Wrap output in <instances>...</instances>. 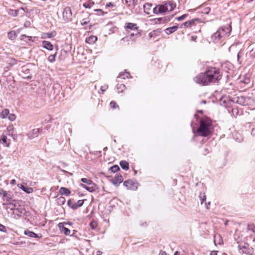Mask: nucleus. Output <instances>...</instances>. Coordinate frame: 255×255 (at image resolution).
<instances>
[{
  "instance_id": "obj_8",
  "label": "nucleus",
  "mask_w": 255,
  "mask_h": 255,
  "mask_svg": "<svg viewBox=\"0 0 255 255\" xmlns=\"http://www.w3.org/2000/svg\"><path fill=\"white\" fill-rule=\"evenodd\" d=\"M125 28L128 33H130L131 31H136L138 27L136 23L128 22L125 24Z\"/></svg>"
},
{
  "instance_id": "obj_36",
  "label": "nucleus",
  "mask_w": 255,
  "mask_h": 255,
  "mask_svg": "<svg viewBox=\"0 0 255 255\" xmlns=\"http://www.w3.org/2000/svg\"><path fill=\"white\" fill-rule=\"evenodd\" d=\"M81 180L83 183H85V185H88L90 184L91 183L93 182L90 179L86 178H83Z\"/></svg>"
},
{
  "instance_id": "obj_46",
  "label": "nucleus",
  "mask_w": 255,
  "mask_h": 255,
  "mask_svg": "<svg viewBox=\"0 0 255 255\" xmlns=\"http://www.w3.org/2000/svg\"><path fill=\"white\" fill-rule=\"evenodd\" d=\"M90 226L92 229H94L97 226V223L96 222L92 221L90 224Z\"/></svg>"
},
{
  "instance_id": "obj_18",
  "label": "nucleus",
  "mask_w": 255,
  "mask_h": 255,
  "mask_svg": "<svg viewBox=\"0 0 255 255\" xmlns=\"http://www.w3.org/2000/svg\"><path fill=\"white\" fill-rule=\"evenodd\" d=\"M42 47L48 50H52L53 48V45L48 41H43L42 42Z\"/></svg>"
},
{
  "instance_id": "obj_64",
  "label": "nucleus",
  "mask_w": 255,
  "mask_h": 255,
  "mask_svg": "<svg viewBox=\"0 0 255 255\" xmlns=\"http://www.w3.org/2000/svg\"><path fill=\"white\" fill-rule=\"evenodd\" d=\"M26 8H24V7H21L20 8V9H21V10H22L23 11H24L25 10V9H26Z\"/></svg>"
},
{
  "instance_id": "obj_11",
  "label": "nucleus",
  "mask_w": 255,
  "mask_h": 255,
  "mask_svg": "<svg viewBox=\"0 0 255 255\" xmlns=\"http://www.w3.org/2000/svg\"><path fill=\"white\" fill-rule=\"evenodd\" d=\"M80 186L90 192H93L96 190V185L93 182L91 183L88 185L81 183L80 184Z\"/></svg>"
},
{
  "instance_id": "obj_10",
  "label": "nucleus",
  "mask_w": 255,
  "mask_h": 255,
  "mask_svg": "<svg viewBox=\"0 0 255 255\" xmlns=\"http://www.w3.org/2000/svg\"><path fill=\"white\" fill-rule=\"evenodd\" d=\"M40 128H34L29 131L27 133V136L29 139H33L34 138L38 136Z\"/></svg>"
},
{
  "instance_id": "obj_15",
  "label": "nucleus",
  "mask_w": 255,
  "mask_h": 255,
  "mask_svg": "<svg viewBox=\"0 0 255 255\" xmlns=\"http://www.w3.org/2000/svg\"><path fill=\"white\" fill-rule=\"evenodd\" d=\"M56 35V33L55 31H53L50 32H45L41 34V38L42 39L51 38L54 37Z\"/></svg>"
},
{
  "instance_id": "obj_43",
  "label": "nucleus",
  "mask_w": 255,
  "mask_h": 255,
  "mask_svg": "<svg viewBox=\"0 0 255 255\" xmlns=\"http://www.w3.org/2000/svg\"><path fill=\"white\" fill-rule=\"evenodd\" d=\"M8 37L9 39L12 40L15 37V34L12 32H9L8 33Z\"/></svg>"
},
{
  "instance_id": "obj_54",
  "label": "nucleus",
  "mask_w": 255,
  "mask_h": 255,
  "mask_svg": "<svg viewBox=\"0 0 255 255\" xmlns=\"http://www.w3.org/2000/svg\"><path fill=\"white\" fill-rule=\"evenodd\" d=\"M159 20H163V21H169L170 20V18H168V19H167L166 17H163V18H159Z\"/></svg>"
},
{
  "instance_id": "obj_20",
  "label": "nucleus",
  "mask_w": 255,
  "mask_h": 255,
  "mask_svg": "<svg viewBox=\"0 0 255 255\" xmlns=\"http://www.w3.org/2000/svg\"><path fill=\"white\" fill-rule=\"evenodd\" d=\"M60 193L62 195L68 196L70 194V190L65 187H61L59 190Z\"/></svg>"
},
{
  "instance_id": "obj_53",
  "label": "nucleus",
  "mask_w": 255,
  "mask_h": 255,
  "mask_svg": "<svg viewBox=\"0 0 255 255\" xmlns=\"http://www.w3.org/2000/svg\"><path fill=\"white\" fill-rule=\"evenodd\" d=\"M137 0H129V2H131L132 4L135 5L137 3Z\"/></svg>"
},
{
  "instance_id": "obj_49",
  "label": "nucleus",
  "mask_w": 255,
  "mask_h": 255,
  "mask_svg": "<svg viewBox=\"0 0 255 255\" xmlns=\"http://www.w3.org/2000/svg\"><path fill=\"white\" fill-rule=\"evenodd\" d=\"M6 193H7V192L6 191H4L3 189L0 190V195H2V197H3V196L6 194Z\"/></svg>"
},
{
  "instance_id": "obj_44",
  "label": "nucleus",
  "mask_w": 255,
  "mask_h": 255,
  "mask_svg": "<svg viewBox=\"0 0 255 255\" xmlns=\"http://www.w3.org/2000/svg\"><path fill=\"white\" fill-rule=\"evenodd\" d=\"M110 106L113 109H115L117 107H118V106L117 105V103L114 101H112L110 103Z\"/></svg>"
},
{
  "instance_id": "obj_58",
  "label": "nucleus",
  "mask_w": 255,
  "mask_h": 255,
  "mask_svg": "<svg viewBox=\"0 0 255 255\" xmlns=\"http://www.w3.org/2000/svg\"><path fill=\"white\" fill-rule=\"evenodd\" d=\"M210 204H211V202H208V203H206L205 204V206H206V207L208 209L209 208V206L210 205Z\"/></svg>"
},
{
  "instance_id": "obj_1",
  "label": "nucleus",
  "mask_w": 255,
  "mask_h": 255,
  "mask_svg": "<svg viewBox=\"0 0 255 255\" xmlns=\"http://www.w3.org/2000/svg\"><path fill=\"white\" fill-rule=\"evenodd\" d=\"M222 74L219 68L210 66L205 72L197 75L194 79V81L203 86L209 85L218 82L222 78Z\"/></svg>"
},
{
  "instance_id": "obj_13",
  "label": "nucleus",
  "mask_w": 255,
  "mask_h": 255,
  "mask_svg": "<svg viewBox=\"0 0 255 255\" xmlns=\"http://www.w3.org/2000/svg\"><path fill=\"white\" fill-rule=\"evenodd\" d=\"M58 228H59V230H60V231L61 232H63V233L66 236H68V235H70V234L71 233L70 230L69 229L65 227L63 223H59L58 225Z\"/></svg>"
},
{
  "instance_id": "obj_3",
  "label": "nucleus",
  "mask_w": 255,
  "mask_h": 255,
  "mask_svg": "<svg viewBox=\"0 0 255 255\" xmlns=\"http://www.w3.org/2000/svg\"><path fill=\"white\" fill-rule=\"evenodd\" d=\"M212 122L207 117L202 118L200 121V126L197 130V134L201 136H207L211 132Z\"/></svg>"
},
{
  "instance_id": "obj_21",
  "label": "nucleus",
  "mask_w": 255,
  "mask_h": 255,
  "mask_svg": "<svg viewBox=\"0 0 255 255\" xmlns=\"http://www.w3.org/2000/svg\"><path fill=\"white\" fill-rule=\"evenodd\" d=\"M97 40V37L95 35H91L87 37L86 42L89 44H93Z\"/></svg>"
},
{
  "instance_id": "obj_40",
  "label": "nucleus",
  "mask_w": 255,
  "mask_h": 255,
  "mask_svg": "<svg viewBox=\"0 0 255 255\" xmlns=\"http://www.w3.org/2000/svg\"><path fill=\"white\" fill-rule=\"evenodd\" d=\"M210 10H211V9L209 7H206L203 9L201 12L203 13L207 14L210 12Z\"/></svg>"
},
{
  "instance_id": "obj_38",
  "label": "nucleus",
  "mask_w": 255,
  "mask_h": 255,
  "mask_svg": "<svg viewBox=\"0 0 255 255\" xmlns=\"http://www.w3.org/2000/svg\"><path fill=\"white\" fill-rule=\"evenodd\" d=\"M188 16V14H184L180 16H178L175 18L176 20L178 21H181L184 20L185 18H186Z\"/></svg>"
},
{
  "instance_id": "obj_12",
  "label": "nucleus",
  "mask_w": 255,
  "mask_h": 255,
  "mask_svg": "<svg viewBox=\"0 0 255 255\" xmlns=\"http://www.w3.org/2000/svg\"><path fill=\"white\" fill-rule=\"evenodd\" d=\"M123 181V178L120 174L116 175L114 178L112 179V183L116 186H118Z\"/></svg>"
},
{
  "instance_id": "obj_16",
  "label": "nucleus",
  "mask_w": 255,
  "mask_h": 255,
  "mask_svg": "<svg viewBox=\"0 0 255 255\" xmlns=\"http://www.w3.org/2000/svg\"><path fill=\"white\" fill-rule=\"evenodd\" d=\"M24 235L26 236H27L28 237L30 238H41V236H39L38 235H37L33 232L30 231L28 230H26L24 231Z\"/></svg>"
},
{
  "instance_id": "obj_50",
  "label": "nucleus",
  "mask_w": 255,
  "mask_h": 255,
  "mask_svg": "<svg viewBox=\"0 0 255 255\" xmlns=\"http://www.w3.org/2000/svg\"><path fill=\"white\" fill-rule=\"evenodd\" d=\"M31 23L29 21H26L24 23V27H28L30 26Z\"/></svg>"
},
{
  "instance_id": "obj_31",
  "label": "nucleus",
  "mask_w": 255,
  "mask_h": 255,
  "mask_svg": "<svg viewBox=\"0 0 255 255\" xmlns=\"http://www.w3.org/2000/svg\"><path fill=\"white\" fill-rule=\"evenodd\" d=\"M12 197V195L10 193L7 192V193H6V194H5V195H4L3 197H2V199L4 201H6V202H9L11 200Z\"/></svg>"
},
{
  "instance_id": "obj_51",
  "label": "nucleus",
  "mask_w": 255,
  "mask_h": 255,
  "mask_svg": "<svg viewBox=\"0 0 255 255\" xmlns=\"http://www.w3.org/2000/svg\"><path fill=\"white\" fill-rule=\"evenodd\" d=\"M240 53H241V51L237 53V59H238V62L239 64H241V63H242V61L240 60Z\"/></svg>"
},
{
  "instance_id": "obj_22",
  "label": "nucleus",
  "mask_w": 255,
  "mask_h": 255,
  "mask_svg": "<svg viewBox=\"0 0 255 255\" xmlns=\"http://www.w3.org/2000/svg\"><path fill=\"white\" fill-rule=\"evenodd\" d=\"M84 203V200H78L76 203L72 204L71 208L74 210L76 209L78 207H80L83 205Z\"/></svg>"
},
{
  "instance_id": "obj_39",
  "label": "nucleus",
  "mask_w": 255,
  "mask_h": 255,
  "mask_svg": "<svg viewBox=\"0 0 255 255\" xmlns=\"http://www.w3.org/2000/svg\"><path fill=\"white\" fill-rule=\"evenodd\" d=\"M7 118L10 121H14L16 119V116L14 114H9V113Z\"/></svg>"
},
{
  "instance_id": "obj_17",
  "label": "nucleus",
  "mask_w": 255,
  "mask_h": 255,
  "mask_svg": "<svg viewBox=\"0 0 255 255\" xmlns=\"http://www.w3.org/2000/svg\"><path fill=\"white\" fill-rule=\"evenodd\" d=\"M235 99L236 102L241 105L245 106L247 104L246 100L244 97H237Z\"/></svg>"
},
{
  "instance_id": "obj_29",
  "label": "nucleus",
  "mask_w": 255,
  "mask_h": 255,
  "mask_svg": "<svg viewBox=\"0 0 255 255\" xmlns=\"http://www.w3.org/2000/svg\"><path fill=\"white\" fill-rule=\"evenodd\" d=\"M0 139L5 146H9V143L7 142V138L6 135L4 134L2 135Z\"/></svg>"
},
{
  "instance_id": "obj_48",
  "label": "nucleus",
  "mask_w": 255,
  "mask_h": 255,
  "mask_svg": "<svg viewBox=\"0 0 255 255\" xmlns=\"http://www.w3.org/2000/svg\"><path fill=\"white\" fill-rule=\"evenodd\" d=\"M0 231L3 232H6V228L4 226L0 224Z\"/></svg>"
},
{
  "instance_id": "obj_59",
  "label": "nucleus",
  "mask_w": 255,
  "mask_h": 255,
  "mask_svg": "<svg viewBox=\"0 0 255 255\" xmlns=\"http://www.w3.org/2000/svg\"><path fill=\"white\" fill-rule=\"evenodd\" d=\"M125 2L128 5V6H130L131 2H129V0L128 1V0H125Z\"/></svg>"
},
{
  "instance_id": "obj_33",
  "label": "nucleus",
  "mask_w": 255,
  "mask_h": 255,
  "mask_svg": "<svg viewBox=\"0 0 255 255\" xmlns=\"http://www.w3.org/2000/svg\"><path fill=\"white\" fill-rule=\"evenodd\" d=\"M110 170L112 172L115 173L116 172H117L118 170H120V167L117 165H115L113 166H112Z\"/></svg>"
},
{
  "instance_id": "obj_4",
  "label": "nucleus",
  "mask_w": 255,
  "mask_h": 255,
  "mask_svg": "<svg viewBox=\"0 0 255 255\" xmlns=\"http://www.w3.org/2000/svg\"><path fill=\"white\" fill-rule=\"evenodd\" d=\"M227 34V32L225 31L224 28H219L216 32H215L212 36V39L215 42H218L221 38Z\"/></svg>"
},
{
  "instance_id": "obj_63",
  "label": "nucleus",
  "mask_w": 255,
  "mask_h": 255,
  "mask_svg": "<svg viewBox=\"0 0 255 255\" xmlns=\"http://www.w3.org/2000/svg\"><path fill=\"white\" fill-rule=\"evenodd\" d=\"M160 255H166V254L165 252H162L160 254Z\"/></svg>"
},
{
  "instance_id": "obj_26",
  "label": "nucleus",
  "mask_w": 255,
  "mask_h": 255,
  "mask_svg": "<svg viewBox=\"0 0 255 255\" xmlns=\"http://www.w3.org/2000/svg\"><path fill=\"white\" fill-rule=\"evenodd\" d=\"M9 113L8 109H4L0 113V117L2 119L7 118Z\"/></svg>"
},
{
  "instance_id": "obj_60",
  "label": "nucleus",
  "mask_w": 255,
  "mask_h": 255,
  "mask_svg": "<svg viewBox=\"0 0 255 255\" xmlns=\"http://www.w3.org/2000/svg\"><path fill=\"white\" fill-rule=\"evenodd\" d=\"M210 255H217V252L215 251L211 252Z\"/></svg>"
},
{
  "instance_id": "obj_14",
  "label": "nucleus",
  "mask_w": 255,
  "mask_h": 255,
  "mask_svg": "<svg viewBox=\"0 0 255 255\" xmlns=\"http://www.w3.org/2000/svg\"><path fill=\"white\" fill-rule=\"evenodd\" d=\"M199 19H198V18H194L190 20L184 22L183 23H182L180 27L182 28L187 27L189 26L190 25H194L195 24V21H199Z\"/></svg>"
},
{
  "instance_id": "obj_19",
  "label": "nucleus",
  "mask_w": 255,
  "mask_h": 255,
  "mask_svg": "<svg viewBox=\"0 0 255 255\" xmlns=\"http://www.w3.org/2000/svg\"><path fill=\"white\" fill-rule=\"evenodd\" d=\"M178 25H174L173 26L168 27L165 29V33L167 34H171L177 30Z\"/></svg>"
},
{
  "instance_id": "obj_5",
  "label": "nucleus",
  "mask_w": 255,
  "mask_h": 255,
  "mask_svg": "<svg viewBox=\"0 0 255 255\" xmlns=\"http://www.w3.org/2000/svg\"><path fill=\"white\" fill-rule=\"evenodd\" d=\"M128 33V35H127L126 37L122 38V40H124L125 38H128V41L131 40L132 41H134L137 38L141 36V33L139 31L138 29L136 30V31H133L132 32H130Z\"/></svg>"
},
{
  "instance_id": "obj_62",
  "label": "nucleus",
  "mask_w": 255,
  "mask_h": 255,
  "mask_svg": "<svg viewBox=\"0 0 255 255\" xmlns=\"http://www.w3.org/2000/svg\"><path fill=\"white\" fill-rule=\"evenodd\" d=\"M197 37L196 36H192V39L193 40H195L196 39Z\"/></svg>"
},
{
  "instance_id": "obj_23",
  "label": "nucleus",
  "mask_w": 255,
  "mask_h": 255,
  "mask_svg": "<svg viewBox=\"0 0 255 255\" xmlns=\"http://www.w3.org/2000/svg\"><path fill=\"white\" fill-rule=\"evenodd\" d=\"M130 77V74L129 73L125 71L124 72H121L119 74V76L117 77L118 78H123L124 79H125L126 78H128Z\"/></svg>"
},
{
  "instance_id": "obj_35",
  "label": "nucleus",
  "mask_w": 255,
  "mask_h": 255,
  "mask_svg": "<svg viewBox=\"0 0 255 255\" xmlns=\"http://www.w3.org/2000/svg\"><path fill=\"white\" fill-rule=\"evenodd\" d=\"M199 198L201 201V204H202L206 199V195L205 194V193H201L199 195Z\"/></svg>"
},
{
  "instance_id": "obj_7",
  "label": "nucleus",
  "mask_w": 255,
  "mask_h": 255,
  "mask_svg": "<svg viewBox=\"0 0 255 255\" xmlns=\"http://www.w3.org/2000/svg\"><path fill=\"white\" fill-rule=\"evenodd\" d=\"M19 74L23 79H30L31 76L30 75V71L25 66L21 67V71L19 72Z\"/></svg>"
},
{
  "instance_id": "obj_6",
  "label": "nucleus",
  "mask_w": 255,
  "mask_h": 255,
  "mask_svg": "<svg viewBox=\"0 0 255 255\" xmlns=\"http://www.w3.org/2000/svg\"><path fill=\"white\" fill-rule=\"evenodd\" d=\"M124 185L128 189L135 190L137 189L138 183L131 180H128L124 182Z\"/></svg>"
},
{
  "instance_id": "obj_30",
  "label": "nucleus",
  "mask_w": 255,
  "mask_h": 255,
  "mask_svg": "<svg viewBox=\"0 0 255 255\" xmlns=\"http://www.w3.org/2000/svg\"><path fill=\"white\" fill-rule=\"evenodd\" d=\"M8 206H9L8 208L11 210H15L17 207L19 206L18 205V203H16L15 201L10 202L8 204Z\"/></svg>"
},
{
  "instance_id": "obj_9",
  "label": "nucleus",
  "mask_w": 255,
  "mask_h": 255,
  "mask_svg": "<svg viewBox=\"0 0 255 255\" xmlns=\"http://www.w3.org/2000/svg\"><path fill=\"white\" fill-rule=\"evenodd\" d=\"M72 11L70 7H66L63 11V16L65 20H70L72 17Z\"/></svg>"
},
{
  "instance_id": "obj_25",
  "label": "nucleus",
  "mask_w": 255,
  "mask_h": 255,
  "mask_svg": "<svg viewBox=\"0 0 255 255\" xmlns=\"http://www.w3.org/2000/svg\"><path fill=\"white\" fill-rule=\"evenodd\" d=\"M19 9H9L8 14L12 17H16L18 14Z\"/></svg>"
},
{
  "instance_id": "obj_32",
  "label": "nucleus",
  "mask_w": 255,
  "mask_h": 255,
  "mask_svg": "<svg viewBox=\"0 0 255 255\" xmlns=\"http://www.w3.org/2000/svg\"><path fill=\"white\" fill-rule=\"evenodd\" d=\"M117 87L119 93L123 92L126 88V87L124 84L117 85Z\"/></svg>"
},
{
  "instance_id": "obj_45",
  "label": "nucleus",
  "mask_w": 255,
  "mask_h": 255,
  "mask_svg": "<svg viewBox=\"0 0 255 255\" xmlns=\"http://www.w3.org/2000/svg\"><path fill=\"white\" fill-rule=\"evenodd\" d=\"M108 88V85L107 84H104V85L101 86L100 89L103 92H105L107 90Z\"/></svg>"
},
{
  "instance_id": "obj_42",
  "label": "nucleus",
  "mask_w": 255,
  "mask_h": 255,
  "mask_svg": "<svg viewBox=\"0 0 255 255\" xmlns=\"http://www.w3.org/2000/svg\"><path fill=\"white\" fill-rule=\"evenodd\" d=\"M58 203L64 204L65 202V199L63 197H60L57 199Z\"/></svg>"
},
{
  "instance_id": "obj_56",
  "label": "nucleus",
  "mask_w": 255,
  "mask_h": 255,
  "mask_svg": "<svg viewBox=\"0 0 255 255\" xmlns=\"http://www.w3.org/2000/svg\"><path fill=\"white\" fill-rule=\"evenodd\" d=\"M67 204L68 205L71 207V206H72V200L71 199L69 200L67 202Z\"/></svg>"
},
{
  "instance_id": "obj_41",
  "label": "nucleus",
  "mask_w": 255,
  "mask_h": 255,
  "mask_svg": "<svg viewBox=\"0 0 255 255\" xmlns=\"http://www.w3.org/2000/svg\"><path fill=\"white\" fill-rule=\"evenodd\" d=\"M55 54L50 55L48 57V61L51 63L55 61Z\"/></svg>"
},
{
  "instance_id": "obj_52",
  "label": "nucleus",
  "mask_w": 255,
  "mask_h": 255,
  "mask_svg": "<svg viewBox=\"0 0 255 255\" xmlns=\"http://www.w3.org/2000/svg\"><path fill=\"white\" fill-rule=\"evenodd\" d=\"M115 6V4L113 2H109L106 4V7H114Z\"/></svg>"
},
{
  "instance_id": "obj_28",
  "label": "nucleus",
  "mask_w": 255,
  "mask_h": 255,
  "mask_svg": "<svg viewBox=\"0 0 255 255\" xmlns=\"http://www.w3.org/2000/svg\"><path fill=\"white\" fill-rule=\"evenodd\" d=\"M120 165L121 167L124 170H128L129 168V164L128 162L125 160L120 162Z\"/></svg>"
},
{
  "instance_id": "obj_37",
  "label": "nucleus",
  "mask_w": 255,
  "mask_h": 255,
  "mask_svg": "<svg viewBox=\"0 0 255 255\" xmlns=\"http://www.w3.org/2000/svg\"><path fill=\"white\" fill-rule=\"evenodd\" d=\"M94 11L97 12V15H104L105 14L107 13V12H105L101 9H95Z\"/></svg>"
},
{
  "instance_id": "obj_57",
  "label": "nucleus",
  "mask_w": 255,
  "mask_h": 255,
  "mask_svg": "<svg viewBox=\"0 0 255 255\" xmlns=\"http://www.w3.org/2000/svg\"><path fill=\"white\" fill-rule=\"evenodd\" d=\"M16 183V181L15 179H12L10 181V184L14 185Z\"/></svg>"
},
{
  "instance_id": "obj_61",
  "label": "nucleus",
  "mask_w": 255,
  "mask_h": 255,
  "mask_svg": "<svg viewBox=\"0 0 255 255\" xmlns=\"http://www.w3.org/2000/svg\"><path fill=\"white\" fill-rule=\"evenodd\" d=\"M180 255V253L178 251L175 252L174 253V255Z\"/></svg>"
},
{
  "instance_id": "obj_47",
  "label": "nucleus",
  "mask_w": 255,
  "mask_h": 255,
  "mask_svg": "<svg viewBox=\"0 0 255 255\" xmlns=\"http://www.w3.org/2000/svg\"><path fill=\"white\" fill-rule=\"evenodd\" d=\"M19 206H17V208H16L15 210L17 211L18 212L20 213H24V212H25V210L23 208H21V207H18Z\"/></svg>"
},
{
  "instance_id": "obj_2",
  "label": "nucleus",
  "mask_w": 255,
  "mask_h": 255,
  "mask_svg": "<svg viewBox=\"0 0 255 255\" xmlns=\"http://www.w3.org/2000/svg\"><path fill=\"white\" fill-rule=\"evenodd\" d=\"M176 3L172 0L164 1L163 4L153 7L152 3H146L143 5L144 11L147 14L152 12L155 14L163 13L167 11H172L176 7Z\"/></svg>"
},
{
  "instance_id": "obj_27",
  "label": "nucleus",
  "mask_w": 255,
  "mask_h": 255,
  "mask_svg": "<svg viewBox=\"0 0 255 255\" xmlns=\"http://www.w3.org/2000/svg\"><path fill=\"white\" fill-rule=\"evenodd\" d=\"M240 80L241 82L245 84H248L250 82V79L248 75H246L243 77L241 76Z\"/></svg>"
},
{
  "instance_id": "obj_24",
  "label": "nucleus",
  "mask_w": 255,
  "mask_h": 255,
  "mask_svg": "<svg viewBox=\"0 0 255 255\" xmlns=\"http://www.w3.org/2000/svg\"><path fill=\"white\" fill-rule=\"evenodd\" d=\"M20 188L23 191L27 193H31L33 191V189L31 187H26L23 185H21L20 186Z\"/></svg>"
},
{
  "instance_id": "obj_34",
  "label": "nucleus",
  "mask_w": 255,
  "mask_h": 255,
  "mask_svg": "<svg viewBox=\"0 0 255 255\" xmlns=\"http://www.w3.org/2000/svg\"><path fill=\"white\" fill-rule=\"evenodd\" d=\"M94 4V2H85L83 3V5L84 7L86 8H91L93 5Z\"/></svg>"
},
{
  "instance_id": "obj_55",
  "label": "nucleus",
  "mask_w": 255,
  "mask_h": 255,
  "mask_svg": "<svg viewBox=\"0 0 255 255\" xmlns=\"http://www.w3.org/2000/svg\"><path fill=\"white\" fill-rule=\"evenodd\" d=\"M88 23V22L85 19H83L82 21V25H86Z\"/></svg>"
}]
</instances>
